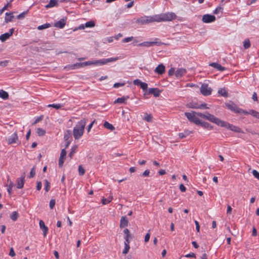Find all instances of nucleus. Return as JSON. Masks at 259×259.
<instances>
[{
	"label": "nucleus",
	"instance_id": "1",
	"mask_svg": "<svg viewBox=\"0 0 259 259\" xmlns=\"http://www.w3.org/2000/svg\"><path fill=\"white\" fill-rule=\"evenodd\" d=\"M119 59L118 57H112L107 59H102L98 60L89 61L83 63H76L72 65H69L65 67V69L68 68L69 69H74L78 68L87 65H103L108 63L115 62Z\"/></svg>",
	"mask_w": 259,
	"mask_h": 259
},
{
	"label": "nucleus",
	"instance_id": "2",
	"mask_svg": "<svg viewBox=\"0 0 259 259\" xmlns=\"http://www.w3.org/2000/svg\"><path fill=\"white\" fill-rule=\"evenodd\" d=\"M86 125V119H82L78 121L73 128V134L75 140L80 139L84 133V127Z\"/></svg>",
	"mask_w": 259,
	"mask_h": 259
},
{
	"label": "nucleus",
	"instance_id": "3",
	"mask_svg": "<svg viewBox=\"0 0 259 259\" xmlns=\"http://www.w3.org/2000/svg\"><path fill=\"white\" fill-rule=\"evenodd\" d=\"M193 113L196 114L197 116L200 117L208 120L211 122L214 123L217 125H218L220 120V118L216 117L213 115L209 113L207 111L205 112V113H202L201 112H197L196 111H193Z\"/></svg>",
	"mask_w": 259,
	"mask_h": 259
},
{
	"label": "nucleus",
	"instance_id": "4",
	"mask_svg": "<svg viewBox=\"0 0 259 259\" xmlns=\"http://www.w3.org/2000/svg\"><path fill=\"white\" fill-rule=\"evenodd\" d=\"M218 125L225 127L227 129L230 130L236 133H244L243 131L239 127L230 124L227 121L222 120L221 119L220 120Z\"/></svg>",
	"mask_w": 259,
	"mask_h": 259
},
{
	"label": "nucleus",
	"instance_id": "5",
	"mask_svg": "<svg viewBox=\"0 0 259 259\" xmlns=\"http://www.w3.org/2000/svg\"><path fill=\"white\" fill-rule=\"evenodd\" d=\"M156 22L169 21L174 20L176 15L174 13H167L161 15H155Z\"/></svg>",
	"mask_w": 259,
	"mask_h": 259
},
{
	"label": "nucleus",
	"instance_id": "6",
	"mask_svg": "<svg viewBox=\"0 0 259 259\" xmlns=\"http://www.w3.org/2000/svg\"><path fill=\"white\" fill-rule=\"evenodd\" d=\"M226 106L231 111L236 113H243L244 115H248V111L244 110L237 106L233 102L230 101L225 104Z\"/></svg>",
	"mask_w": 259,
	"mask_h": 259
},
{
	"label": "nucleus",
	"instance_id": "7",
	"mask_svg": "<svg viewBox=\"0 0 259 259\" xmlns=\"http://www.w3.org/2000/svg\"><path fill=\"white\" fill-rule=\"evenodd\" d=\"M155 21H156L155 16H143L137 19L136 23L140 25H145Z\"/></svg>",
	"mask_w": 259,
	"mask_h": 259
},
{
	"label": "nucleus",
	"instance_id": "8",
	"mask_svg": "<svg viewBox=\"0 0 259 259\" xmlns=\"http://www.w3.org/2000/svg\"><path fill=\"white\" fill-rule=\"evenodd\" d=\"M158 38H155V40L153 41H144L143 42L140 43L137 45L138 47H144L146 48H149L154 45H156L157 46H159L162 45L163 43L161 41H158Z\"/></svg>",
	"mask_w": 259,
	"mask_h": 259
},
{
	"label": "nucleus",
	"instance_id": "9",
	"mask_svg": "<svg viewBox=\"0 0 259 259\" xmlns=\"http://www.w3.org/2000/svg\"><path fill=\"white\" fill-rule=\"evenodd\" d=\"M212 91L211 88L208 87L206 83H203L201 86L200 92L203 96H207L211 95Z\"/></svg>",
	"mask_w": 259,
	"mask_h": 259
},
{
	"label": "nucleus",
	"instance_id": "10",
	"mask_svg": "<svg viewBox=\"0 0 259 259\" xmlns=\"http://www.w3.org/2000/svg\"><path fill=\"white\" fill-rule=\"evenodd\" d=\"M160 93L161 91L158 88H150L148 91L144 93V96H146L150 94H153L155 97H158L160 96Z\"/></svg>",
	"mask_w": 259,
	"mask_h": 259
},
{
	"label": "nucleus",
	"instance_id": "11",
	"mask_svg": "<svg viewBox=\"0 0 259 259\" xmlns=\"http://www.w3.org/2000/svg\"><path fill=\"white\" fill-rule=\"evenodd\" d=\"M216 20L215 17L213 15L205 14L203 16L202 21L205 23H209L215 21Z\"/></svg>",
	"mask_w": 259,
	"mask_h": 259
},
{
	"label": "nucleus",
	"instance_id": "12",
	"mask_svg": "<svg viewBox=\"0 0 259 259\" xmlns=\"http://www.w3.org/2000/svg\"><path fill=\"white\" fill-rule=\"evenodd\" d=\"M8 143L9 145L17 143L18 144H20V142L18 140V137L17 135V132H15L13 133L8 139Z\"/></svg>",
	"mask_w": 259,
	"mask_h": 259
},
{
	"label": "nucleus",
	"instance_id": "13",
	"mask_svg": "<svg viewBox=\"0 0 259 259\" xmlns=\"http://www.w3.org/2000/svg\"><path fill=\"white\" fill-rule=\"evenodd\" d=\"M25 174L23 173L21 176L20 178H18L16 180V184H17V188L18 189H22L24 187V184L25 183Z\"/></svg>",
	"mask_w": 259,
	"mask_h": 259
},
{
	"label": "nucleus",
	"instance_id": "14",
	"mask_svg": "<svg viewBox=\"0 0 259 259\" xmlns=\"http://www.w3.org/2000/svg\"><path fill=\"white\" fill-rule=\"evenodd\" d=\"M66 151L65 149H63L61 150V153H60V156L59 157V163L58 165L60 167H62L64 160L66 158Z\"/></svg>",
	"mask_w": 259,
	"mask_h": 259
},
{
	"label": "nucleus",
	"instance_id": "15",
	"mask_svg": "<svg viewBox=\"0 0 259 259\" xmlns=\"http://www.w3.org/2000/svg\"><path fill=\"white\" fill-rule=\"evenodd\" d=\"M14 31V28H11L10 29L9 32L5 33L1 35H0V40L4 42L8 39L11 35H12Z\"/></svg>",
	"mask_w": 259,
	"mask_h": 259
},
{
	"label": "nucleus",
	"instance_id": "16",
	"mask_svg": "<svg viewBox=\"0 0 259 259\" xmlns=\"http://www.w3.org/2000/svg\"><path fill=\"white\" fill-rule=\"evenodd\" d=\"M187 70L186 69L183 68H178L175 72V76L177 78H179L186 74Z\"/></svg>",
	"mask_w": 259,
	"mask_h": 259
},
{
	"label": "nucleus",
	"instance_id": "17",
	"mask_svg": "<svg viewBox=\"0 0 259 259\" xmlns=\"http://www.w3.org/2000/svg\"><path fill=\"white\" fill-rule=\"evenodd\" d=\"M165 68L163 64H160L158 65L157 67L154 70L155 72L157 74L161 75L165 72Z\"/></svg>",
	"mask_w": 259,
	"mask_h": 259
},
{
	"label": "nucleus",
	"instance_id": "18",
	"mask_svg": "<svg viewBox=\"0 0 259 259\" xmlns=\"http://www.w3.org/2000/svg\"><path fill=\"white\" fill-rule=\"evenodd\" d=\"M66 25V19L62 18L60 19L59 21L56 22L54 24V26L59 28H63Z\"/></svg>",
	"mask_w": 259,
	"mask_h": 259
},
{
	"label": "nucleus",
	"instance_id": "19",
	"mask_svg": "<svg viewBox=\"0 0 259 259\" xmlns=\"http://www.w3.org/2000/svg\"><path fill=\"white\" fill-rule=\"evenodd\" d=\"M209 66L214 67V68L217 69V70L220 71H223L226 70V68L225 67L222 66L221 64L218 63H211L209 64Z\"/></svg>",
	"mask_w": 259,
	"mask_h": 259
},
{
	"label": "nucleus",
	"instance_id": "20",
	"mask_svg": "<svg viewBox=\"0 0 259 259\" xmlns=\"http://www.w3.org/2000/svg\"><path fill=\"white\" fill-rule=\"evenodd\" d=\"M128 223V220L125 216L121 217L120 221V228H123L127 226Z\"/></svg>",
	"mask_w": 259,
	"mask_h": 259
},
{
	"label": "nucleus",
	"instance_id": "21",
	"mask_svg": "<svg viewBox=\"0 0 259 259\" xmlns=\"http://www.w3.org/2000/svg\"><path fill=\"white\" fill-rule=\"evenodd\" d=\"M202 127L207 129L208 130H211L213 128V126L211 125L209 123L206 122V121H202L201 120L200 123H199V125Z\"/></svg>",
	"mask_w": 259,
	"mask_h": 259
},
{
	"label": "nucleus",
	"instance_id": "22",
	"mask_svg": "<svg viewBox=\"0 0 259 259\" xmlns=\"http://www.w3.org/2000/svg\"><path fill=\"white\" fill-rule=\"evenodd\" d=\"M129 98L128 96H123L121 98H118L114 101V103L126 104V101Z\"/></svg>",
	"mask_w": 259,
	"mask_h": 259
},
{
	"label": "nucleus",
	"instance_id": "23",
	"mask_svg": "<svg viewBox=\"0 0 259 259\" xmlns=\"http://www.w3.org/2000/svg\"><path fill=\"white\" fill-rule=\"evenodd\" d=\"M14 16L13 15V13L12 12L11 13H6V16L5 18V21L6 23H8L11 22Z\"/></svg>",
	"mask_w": 259,
	"mask_h": 259
},
{
	"label": "nucleus",
	"instance_id": "24",
	"mask_svg": "<svg viewBox=\"0 0 259 259\" xmlns=\"http://www.w3.org/2000/svg\"><path fill=\"white\" fill-rule=\"evenodd\" d=\"M218 93L223 97L226 98L228 96V93L225 88L219 89Z\"/></svg>",
	"mask_w": 259,
	"mask_h": 259
},
{
	"label": "nucleus",
	"instance_id": "25",
	"mask_svg": "<svg viewBox=\"0 0 259 259\" xmlns=\"http://www.w3.org/2000/svg\"><path fill=\"white\" fill-rule=\"evenodd\" d=\"M8 182L9 183V184L8 185L7 191L9 193V194L11 195L12 191V188L14 186V184L10 179L9 177H8Z\"/></svg>",
	"mask_w": 259,
	"mask_h": 259
},
{
	"label": "nucleus",
	"instance_id": "26",
	"mask_svg": "<svg viewBox=\"0 0 259 259\" xmlns=\"http://www.w3.org/2000/svg\"><path fill=\"white\" fill-rule=\"evenodd\" d=\"M72 132L70 130H67L64 133V141H70L69 139L71 137Z\"/></svg>",
	"mask_w": 259,
	"mask_h": 259
},
{
	"label": "nucleus",
	"instance_id": "27",
	"mask_svg": "<svg viewBox=\"0 0 259 259\" xmlns=\"http://www.w3.org/2000/svg\"><path fill=\"white\" fill-rule=\"evenodd\" d=\"M0 98L4 100H7L9 98V94L7 92L1 90H0Z\"/></svg>",
	"mask_w": 259,
	"mask_h": 259
},
{
	"label": "nucleus",
	"instance_id": "28",
	"mask_svg": "<svg viewBox=\"0 0 259 259\" xmlns=\"http://www.w3.org/2000/svg\"><path fill=\"white\" fill-rule=\"evenodd\" d=\"M57 1L56 0H50L49 3L47 4L45 7L50 8L57 6Z\"/></svg>",
	"mask_w": 259,
	"mask_h": 259
},
{
	"label": "nucleus",
	"instance_id": "29",
	"mask_svg": "<svg viewBox=\"0 0 259 259\" xmlns=\"http://www.w3.org/2000/svg\"><path fill=\"white\" fill-rule=\"evenodd\" d=\"M104 127L111 131H113L115 129L114 126L112 124L109 123L108 121H105L104 123Z\"/></svg>",
	"mask_w": 259,
	"mask_h": 259
},
{
	"label": "nucleus",
	"instance_id": "30",
	"mask_svg": "<svg viewBox=\"0 0 259 259\" xmlns=\"http://www.w3.org/2000/svg\"><path fill=\"white\" fill-rule=\"evenodd\" d=\"M51 188V185L50 183L49 182V181L47 179H45L44 180V189L45 190L46 192H48Z\"/></svg>",
	"mask_w": 259,
	"mask_h": 259
},
{
	"label": "nucleus",
	"instance_id": "31",
	"mask_svg": "<svg viewBox=\"0 0 259 259\" xmlns=\"http://www.w3.org/2000/svg\"><path fill=\"white\" fill-rule=\"evenodd\" d=\"M248 114H250L252 115L253 117L259 119V112L253 109H251L249 111H248Z\"/></svg>",
	"mask_w": 259,
	"mask_h": 259
},
{
	"label": "nucleus",
	"instance_id": "32",
	"mask_svg": "<svg viewBox=\"0 0 259 259\" xmlns=\"http://www.w3.org/2000/svg\"><path fill=\"white\" fill-rule=\"evenodd\" d=\"M196 114H194L192 117V120H191V122H193L195 123L196 125H199V123H200L201 120L196 116Z\"/></svg>",
	"mask_w": 259,
	"mask_h": 259
},
{
	"label": "nucleus",
	"instance_id": "33",
	"mask_svg": "<svg viewBox=\"0 0 259 259\" xmlns=\"http://www.w3.org/2000/svg\"><path fill=\"white\" fill-rule=\"evenodd\" d=\"M192 132L186 130L185 131L184 133H179V136L180 139H183L189 135Z\"/></svg>",
	"mask_w": 259,
	"mask_h": 259
},
{
	"label": "nucleus",
	"instance_id": "34",
	"mask_svg": "<svg viewBox=\"0 0 259 259\" xmlns=\"http://www.w3.org/2000/svg\"><path fill=\"white\" fill-rule=\"evenodd\" d=\"M77 147H78V146L76 145H73L71 149V151L70 152V153L69 154V156L70 157V158H72V156H73V155L76 152V149H77Z\"/></svg>",
	"mask_w": 259,
	"mask_h": 259
},
{
	"label": "nucleus",
	"instance_id": "35",
	"mask_svg": "<svg viewBox=\"0 0 259 259\" xmlns=\"http://www.w3.org/2000/svg\"><path fill=\"white\" fill-rule=\"evenodd\" d=\"M19 217L18 213L15 211L12 212V213L10 215V218L11 220H12L13 221H16Z\"/></svg>",
	"mask_w": 259,
	"mask_h": 259
},
{
	"label": "nucleus",
	"instance_id": "36",
	"mask_svg": "<svg viewBox=\"0 0 259 259\" xmlns=\"http://www.w3.org/2000/svg\"><path fill=\"white\" fill-rule=\"evenodd\" d=\"M36 133L39 136H43L46 134V132L45 130L39 127L36 130Z\"/></svg>",
	"mask_w": 259,
	"mask_h": 259
},
{
	"label": "nucleus",
	"instance_id": "37",
	"mask_svg": "<svg viewBox=\"0 0 259 259\" xmlns=\"http://www.w3.org/2000/svg\"><path fill=\"white\" fill-rule=\"evenodd\" d=\"M51 26V24L50 23H46L44 24H42L41 25L38 26L37 27V29L38 30H42L46 28H49Z\"/></svg>",
	"mask_w": 259,
	"mask_h": 259
},
{
	"label": "nucleus",
	"instance_id": "38",
	"mask_svg": "<svg viewBox=\"0 0 259 259\" xmlns=\"http://www.w3.org/2000/svg\"><path fill=\"white\" fill-rule=\"evenodd\" d=\"M250 42L248 39H245L243 42L244 49H247L250 47Z\"/></svg>",
	"mask_w": 259,
	"mask_h": 259
},
{
	"label": "nucleus",
	"instance_id": "39",
	"mask_svg": "<svg viewBox=\"0 0 259 259\" xmlns=\"http://www.w3.org/2000/svg\"><path fill=\"white\" fill-rule=\"evenodd\" d=\"M187 107L192 109H198V104L194 103H189L187 105Z\"/></svg>",
	"mask_w": 259,
	"mask_h": 259
},
{
	"label": "nucleus",
	"instance_id": "40",
	"mask_svg": "<svg viewBox=\"0 0 259 259\" xmlns=\"http://www.w3.org/2000/svg\"><path fill=\"white\" fill-rule=\"evenodd\" d=\"M95 25V23L93 21H90L85 23V27L92 28L94 27Z\"/></svg>",
	"mask_w": 259,
	"mask_h": 259
},
{
	"label": "nucleus",
	"instance_id": "41",
	"mask_svg": "<svg viewBox=\"0 0 259 259\" xmlns=\"http://www.w3.org/2000/svg\"><path fill=\"white\" fill-rule=\"evenodd\" d=\"M194 113H193V111L192 112H185V115L187 117L189 121L190 122L192 120V117Z\"/></svg>",
	"mask_w": 259,
	"mask_h": 259
},
{
	"label": "nucleus",
	"instance_id": "42",
	"mask_svg": "<svg viewBox=\"0 0 259 259\" xmlns=\"http://www.w3.org/2000/svg\"><path fill=\"white\" fill-rule=\"evenodd\" d=\"M143 119L147 122H150L152 121V116L151 114L146 113Z\"/></svg>",
	"mask_w": 259,
	"mask_h": 259
},
{
	"label": "nucleus",
	"instance_id": "43",
	"mask_svg": "<svg viewBox=\"0 0 259 259\" xmlns=\"http://www.w3.org/2000/svg\"><path fill=\"white\" fill-rule=\"evenodd\" d=\"M35 175V166H33L30 172L29 176H28L29 178H33Z\"/></svg>",
	"mask_w": 259,
	"mask_h": 259
},
{
	"label": "nucleus",
	"instance_id": "44",
	"mask_svg": "<svg viewBox=\"0 0 259 259\" xmlns=\"http://www.w3.org/2000/svg\"><path fill=\"white\" fill-rule=\"evenodd\" d=\"M48 107H52L56 109H58L61 108L62 107V105L60 104H49L48 105Z\"/></svg>",
	"mask_w": 259,
	"mask_h": 259
},
{
	"label": "nucleus",
	"instance_id": "45",
	"mask_svg": "<svg viewBox=\"0 0 259 259\" xmlns=\"http://www.w3.org/2000/svg\"><path fill=\"white\" fill-rule=\"evenodd\" d=\"M140 87L145 92L146 91H148V84L147 83L142 82L140 85Z\"/></svg>",
	"mask_w": 259,
	"mask_h": 259
},
{
	"label": "nucleus",
	"instance_id": "46",
	"mask_svg": "<svg viewBox=\"0 0 259 259\" xmlns=\"http://www.w3.org/2000/svg\"><path fill=\"white\" fill-rule=\"evenodd\" d=\"M130 249V245H127V244H124V248L122 251V253L124 254H127L128 252Z\"/></svg>",
	"mask_w": 259,
	"mask_h": 259
},
{
	"label": "nucleus",
	"instance_id": "47",
	"mask_svg": "<svg viewBox=\"0 0 259 259\" xmlns=\"http://www.w3.org/2000/svg\"><path fill=\"white\" fill-rule=\"evenodd\" d=\"M28 10H27L26 11H24L21 13H20L19 15H18L17 18L19 19H22L24 18L26 15L28 13Z\"/></svg>",
	"mask_w": 259,
	"mask_h": 259
},
{
	"label": "nucleus",
	"instance_id": "48",
	"mask_svg": "<svg viewBox=\"0 0 259 259\" xmlns=\"http://www.w3.org/2000/svg\"><path fill=\"white\" fill-rule=\"evenodd\" d=\"M78 172L80 176H83L85 174V170L81 165L78 166Z\"/></svg>",
	"mask_w": 259,
	"mask_h": 259
},
{
	"label": "nucleus",
	"instance_id": "49",
	"mask_svg": "<svg viewBox=\"0 0 259 259\" xmlns=\"http://www.w3.org/2000/svg\"><path fill=\"white\" fill-rule=\"evenodd\" d=\"M123 232H124V234L125 235V236H127V238H132V235L131 234V233L128 229H127V228L123 230Z\"/></svg>",
	"mask_w": 259,
	"mask_h": 259
},
{
	"label": "nucleus",
	"instance_id": "50",
	"mask_svg": "<svg viewBox=\"0 0 259 259\" xmlns=\"http://www.w3.org/2000/svg\"><path fill=\"white\" fill-rule=\"evenodd\" d=\"M56 203V200L55 199H52L49 203L50 207L51 209H53Z\"/></svg>",
	"mask_w": 259,
	"mask_h": 259
},
{
	"label": "nucleus",
	"instance_id": "51",
	"mask_svg": "<svg viewBox=\"0 0 259 259\" xmlns=\"http://www.w3.org/2000/svg\"><path fill=\"white\" fill-rule=\"evenodd\" d=\"M223 8L221 7H218L213 11V14H217L219 12H221L223 13Z\"/></svg>",
	"mask_w": 259,
	"mask_h": 259
},
{
	"label": "nucleus",
	"instance_id": "52",
	"mask_svg": "<svg viewBox=\"0 0 259 259\" xmlns=\"http://www.w3.org/2000/svg\"><path fill=\"white\" fill-rule=\"evenodd\" d=\"M133 39H134L133 36H130V37L124 38V39H122V42H130V41H132V40H133Z\"/></svg>",
	"mask_w": 259,
	"mask_h": 259
},
{
	"label": "nucleus",
	"instance_id": "53",
	"mask_svg": "<svg viewBox=\"0 0 259 259\" xmlns=\"http://www.w3.org/2000/svg\"><path fill=\"white\" fill-rule=\"evenodd\" d=\"M125 84V83H124V82H122V83L116 82L114 84L113 87L115 88H118L120 87L124 86Z\"/></svg>",
	"mask_w": 259,
	"mask_h": 259
},
{
	"label": "nucleus",
	"instance_id": "54",
	"mask_svg": "<svg viewBox=\"0 0 259 259\" xmlns=\"http://www.w3.org/2000/svg\"><path fill=\"white\" fill-rule=\"evenodd\" d=\"M142 82L139 79H136L133 81V83L135 85L140 86L141 85Z\"/></svg>",
	"mask_w": 259,
	"mask_h": 259
},
{
	"label": "nucleus",
	"instance_id": "55",
	"mask_svg": "<svg viewBox=\"0 0 259 259\" xmlns=\"http://www.w3.org/2000/svg\"><path fill=\"white\" fill-rule=\"evenodd\" d=\"M252 173L255 178L259 180V172L257 170H253Z\"/></svg>",
	"mask_w": 259,
	"mask_h": 259
},
{
	"label": "nucleus",
	"instance_id": "56",
	"mask_svg": "<svg viewBox=\"0 0 259 259\" xmlns=\"http://www.w3.org/2000/svg\"><path fill=\"white\" fill-rule=\"evenodd\" d=\"M149 174L150 170L149 169H146L143 172L141 176L143 177H148L149 176Z\"/></svg>",
	"mask_w": 259,
	"mask_h": 259
},
{
	"label": "nucleus",
	"instance_id": "57",
	"mask_svg": "<svg viewBox=\"0 0 259 259\" xmlns=\"http://www.w3.org/2000/svg\"><path fill=\"white\" fill-rule=\"evenodd\" d=\"M43 118V116L42 115H41L38 117H37L35 121L33 122V123H32V124H36L37 122H39L40 121H41Z\"/></svg>",
	"mask_w": 259,
	"mask_h": 259
},
{
	"label": "nucleus",
	"instance_id": "58",
	"mask_svg": "<svg viewBox=\"0 0 259 259\" xmlns=\"http://www.w3.org/2000/svg\"><path fill=\"white\" fill-rule=\"evenodd\" d=\"M198 109H208L209 108L207 106L206 103H203L200 105H198Z\"/></svg>",
	"mask_w": 259,
	"mask_h": 259
},
{
	"label": "nucleus",
	"instance_id": "59",
	"mask_svg": "<svg viewBox=\"0 0 259 259\" xmlns=\"http://www.w3.org/2000/svg\"><path fill=\"white\" fill-rule=\"evenodd\" d=\"M41 229L43 231L44 236L46 237L48 232V230H49L48 227L46 226L43 229Z\"/></svg>",
	"mask_w": 259,
	"mask_h": 259
},
{
	"label": "nucleus",
	"instance_id": "60",
	"mask_svg": "<svg viewBox=\"0 0 259 259\" xmlns=\"http://www.w3.org/2000/svg\"><path fill=\"white\" fill-rule=\"evenodd\" d=\"M175 68H171L168 71V74L169 76H172L175 73Z\"/></svg>",
	"mask_w": 259,
	"mask_h": 259
},
{
	"label": "nucleus",
	"instance_id": "61",
	"mask_svg": "<svg viewBox=\"0 0 259 259\" xmlns=\"http://www.w3.org/2000/svg\"><path fill=\"white\" fill-rule=\"evenodd\" d=\"M110 202V200L109 199H107V198H103L102 199V203L103 204H107Z\"/></svg>",
	"mask_w": 259,
	"mask_h": 259
},
{
	"label": "nucleus",
	"instance_id": "62",
	"mask_svg": "<svg viewBox=\"0 0 259 259\" xmlns=\"http://www.w3.org/2000/svg\"><path fill=\"white\" fill-rule=\"evenodd\" d=\"M16 254H15V252L14 251V250L13 249V247H11L10 248V253H9V255L11 256H15Z\"/></svg>",
	"mask_w": 259,
	"mask_h": 259
},
{
	"label": "nucleus",
	"instance_id": "63",
	"mask_svg": "<svg viewBox=\"0 0 259 259\" xmlns=\"http://www.w3.org/2000/svg\"><path fill=\"white\" fill-rule=\"evenodd\" d=\"M42 184L40 181L37 182L36 189L39 191L41 189Z\"/></svg>",
	"mask_w": 259,
	"mask_h": 259
},
{
	"label": "nucleus",
	"instance_id": "64",
	"mask_svg": "<svg viewBox=\"0 0 259 259\" xmlns=\"http://www.w3.org/2000/svg\"><path fill=\"white\" fill-rule=\"evenodd\" d=\"M179 188H180V190L183 192H185L186 190V188L185 186L182 184L180 185Z\"/></svg>",
	"mask_w": 259,
	"mask_h": 259
}]
</instances>
